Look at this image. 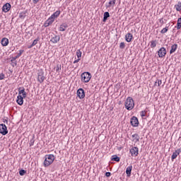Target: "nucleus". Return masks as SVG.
Returning a JSON list of instances; mask_svg holds the SVG:
<instances>
[{"label":"nucleus","mask_w":181,"mask_h":181,"mask_svg":"<svg viewBox=\"0 0 181 181\" xmlns=\"http://www.w3.org/2000/svg\"><path fill=\"white\" fill-rule=\"evenodd\" d=\"M134 36L128 33L126 35H125V40L126 42H127V43H130V42H132V39H133Z\"/></svg>","instance_id":"16"},{"label":"nucleus","mask_w":181,"mask_h":181,"mask_svg":"<svg viewBox=\"0 0 181 181\" xmlns=\"http://www.w3.org/2000/svg\"><path fill=\"white\" fill-rule=\"evenodd\" d=\"M76 94H77L78 98H80V100H83V98H84V97H86V92L84 91V89H83L81 88L78 89Z\"/></svg>","instance_id":"7"},{"label":"nucleus","mask_w":181,"mask_h":181,"mask_svg":"<svg viewBox=\"0 0 181 181\" xmlns=\"http://www.w3.org/2000/svg\"><path fill=\"white\" fill-rule=\"evenodd\" d=\"M61 12L62 11H60V10H58L56 12H54L49 18L52 21H54V19H56V18H59V16H60Z\"/></svg>","instance_id":"15"},{"label":"nucleus","mask_w":181,"mask_h":181,"mask_svg":"<svg viewBox=\"0 0 181 181\" xmlns=\"http://www.w3.org/2000/svg\"><path fill=\"white\" fill-rule=\"evenodd\" d=\"M3 122H6V124H8V119H3Z\"/></svg>","instance_id":"48"},{"label":"nucleus","mask_w":181,"mask_h":181,"mask_svg":"<svg viewBox=\"0 0 181 181\" xmlns=\"http://www.w3.org/2000/svg\"><path fill=\"white\" fill-rule=\"evenodd\" d=\"M23 98H23L22 95H18L17 96L16 103L18 104V105H23Z\"/></svg>","instance_id":"14"},{"label":"nucleus","mask_w":181,"mask_h":181,"mask_svg":"<svg viewBox=\"0 0 181 181\" xmlns=\"http://www.w3.org/2000/svg\"><path fill=\"white\" fill-rule=\"evenodd\" d=\"M117 0H110L109 5L107 6V8H111V6H114Z\"/></svg>","instance_id":"24"},{"label":"nucleus","mask_w":181,"mask_h":181,"mask_svg":"<svg viewBox=\"0 0 181 181\" xmlns=\"http://www.w3.org/2000/svg\"><path fill=\"white\" fill-rule=\"evenodd\" d=\"M46 78V77H45V72L43 71V70H40L38 71V74H37V81L42 84V83H43V81H45V79Z\"/></svg>","instance_id":"4"},{"label":"nucleus","mask_w":181,"mask_h":181,"mask_svg":"<svg viewBox=\"0 0 181 181\" xmlns=\"http://www.w3.org/2000/svg\"><path fill=\"white\" fill-rule=\"evenodd\" d=\"M181 149L177 148V150L175 151V152L173 153V155L171 156V160L173 162L179 155H180Z\"/></svg>","instance_id":"8"},{"label":"nucleus","mask_w":181,"mask_h":181,"mask_svg":"<svg viewBox=\"0 0 181 181\" xmlns=\"http://www.w3.org/2000/svg\"><path fill=\"white\" fill-rule=\"evenodd\" d=\"M40 0H33V4H37Z\"/></svg>","instance_id":"45"},{"label":"nucleus","mask_w":181,"mask_h":181,"mask_svg":"<svg viewBox=\"0 0 181 181\" xmlns=\"http://www.w3.org/2000/svg\"><path fill=\"white\" fill-rule=\"evenodd\" d=\"M59 70H62V65L57 64L56 71H59Z\"/></svg>","instance_id":"38"},{"label":"nucleus","mask_w":181,"mask_h":181,"mask_svg":"<svg viewBox=\"0 0 181 181\" xmlns=\"http://www.w3.org/2000/svg\"><path fill=\"white\" fill-rule=\"evenodd\" d=\"M81 81L88 83L91 80V74L90 72H83L81 75Z\"/></svg>","instance_id":"3"},{"label":"nucleus","mask_w":181,"mask_h":181,"mask_svg":"<svg viewBox=\"0 0 181 181\" xmlns=\"http://www.w3.org/2000/svg\"><path fill=\"white\" fill-rule=\"evenodd\" d=\"M74 69H77L78 67V64H76L75 66H73Z\"/></svg>","instance_id":"49"},{"label":"nucleus","mask_w":181,"mask_h":181,"mask_svg":"<svg viewBox=\"0 0 181 181\" xmlns=\"http://www.w3.org/2000/svg\"><path fill=\"white\" fill-rule=\"evenodd\" d=\"M0 134L4 136L8 134V127L5 124H0Z\"/></svg>","instance_id":"6"},{"label":"nucleus","mask_w":181,"mask_h":181,"mask_svg":"<svg viewBox=\"0 0 181 181\" xmlns=\"http://www.w3.org/2000/svg\"><path fill=\"white\" fill-rule=\"evenodd\" d=\"M124 107L126 110H128V111H131V110H133L134 107H135V103L134 102V99H132L131 97H128L125 100Z\"/></svg>","instance_id":"2"},{"label":"nucleus","mask_w":181,"mask_h":181,"mask_svg":"<svg viewBox=\"0 0 181 181\" xmlns=\"http://www.w3.org/2000/svg\"><path fill=\"white\" fill-rule=\"evenodd\" d=\"M132 136V138H134L136 142H139V135L138 134H134Z\"/></svg>","instance_id":"27"},{"label":"nucleus","mask_w":181,"mask_h":181,"mask_svg":"<svg viewBox=\"0 0 181 181\" xmlns=\"http://www.w3.org/2000/svg\"><path fill=\"white\" fill-rule=\"evenodd\" d=\"M119 49H125V42H121L120 43Z\"/></svg>","instance_id":"37"},{"label":"nucleus","mask_w":181,"mask_h":181,"mask_svg":"<svg viewBox=\"0 0 181 181\" xmlns=\"http://www.w3.org/2000/svg\"><path fill=\"white\" fill-rule=\"evenodd\" d=\"M130 124L132 127H134V128L139 127V120H138V117L133 116L130 119Z\"/></svg>","instance_id":"5"},{"label":"nucleus","mask_w":181,"mask_h":181,"mask_svg":"<svg viewBox=\"0 0 181 181\" xmlns=\"http://www.w3.org/2000/svg\"><path fill=\"white\" fill-rule=\"evenodd\" d=\"M39 40H40V37H37L35 40H34L32 43L33 46H36V44L37 43V42H39Z\"/></svg>","instance_id":"31"},{"label":"nucleus","mask_w":181,"mask_h":181,"mask_svg":"<svg viewBox=\"0 0 181 181\" xmlns=\"http://www.w3.org/2000/svg\"><path fill=\"white\" fill-rule=\"evenodd\" d=\"M132 172V165H129L126 169V175L127 177H129L131 176Z\"/></svg>","instance_id":"20"},{"label":"nucleus","mask_w":181,"mask_h":181,"mask_svg":"<svg viewBox=\"0 0 181 181\" xmlns=\"http://www.w3.org/2000/svg\"><path fill=\"white\" fill-rule=\"evenodd\" d=\"M177 23H181V17L177 19Z\"/></svg>","instance_id":"47"},{"label":"nucleus","mask_w":181,"mask_h":181,"mask_svg":"<svg viewBox=\"0 0 181 181\" xmlns=\"http://www.w3.org/2000/svg\"><path fill=\"white\" fill-rule=\"evenodd\" d=\"M108 18H110V13L108 11H106L103 14V22H107Z\"/></svg>","instance_id":"22"},{"label":"nucleus","mask_w":181,"mask_h":181,"mask_svg":"<svg viewBox=\"0 0 181 181\" xmlns=\"http://www.w3.org/2000/svg\"><path fill=\"white\" fill-rule=\"evenodd\" d=\"M177 49V44H174L171 46V49L170 50V54H172L173 53H175Z\"/></svg>","instance_id":"21"},{"label":"nucleus","mask_w":181,"mask_h":181,"mask_svg":"<svg viewBox=\"0 0 181 181\" xmlns=\"http://www.w3.org/2000/svg\"><path fill=\"white\" fill-rule=\"evenodd\" d=\"M130 153L132 156H136L139 153V148L138 147H132L130 148Z\"/></svg>","instance_id":"10"},{"label":"nucleus","mask_w":181,"mask_h":181,"mask_svg":"<svg viewBox=\"0 0 181 181\" xmlns=\"http://www.w3.org/2000/svg\"><path fill=\"white\" fill-rule=\"evenodd\" d=\"M121 158L117 155H113L111 157V160H113L114 162H119Z\"/></svg>","instance_id":"23"},{"label":"nucleus","mask_w":181,"mask_h":181,"mask_svg":"<svg viewBox=\"0 0 181 181\" xmlns=\"http://www.w3.org/2000/svg\"><path fill=\"white\" fill-rule=\"evenodd\" d=\"M1 44L2 46H8L9 45V40L6 37H4L1 39Z\"/></svg>","instance_id":"18"},{"label":"nucleus","mask_w":181,"mask_h":181,"mask_svg":"<svg viewBox=\"0 0 181 181\" xmlns=\"http://www.w3.org/2000/svg\"><path fill=\"white\" fill-rule=\"evenodd\" d=\"M54 22V20H52L50 17L44 23L43 26L44 28H48V26H50L52 23Z\"/></svg>","instance_id":"13"},{"label":"nucleus","mask_w":181,"mask_h":181,"mask_svg":"<svg viewBox=\"0 0 181 181\" xmlns=\"http://www.w3.org/2000/svg\"><path fill=\"white\" fill-rule=\"evenodd\" d=\"M4 78H5V74H4L3 73H1L0 74V80H4Z\"/></svg>","instance_id":"40"},{"label":"nucleus","mask_w":181,"mask_h":181,"mask_svg":"<svg viewBox=\"0 0 181 181\" xmlns=\"http://www.w3.org/2000/svg\"><path fill=\"white\" fill-rule=\"evenodd\" d=\"M24 50L23 49H20L19 53L17 54V55L14 57H13V60H16V59H19L20 56H22V53H23Z\"/></svg>","instance_id":"25"},{"label":"nucleus","mask_w":181,"mask_h":181,"mask_svg":"<svg viewBox=\"0 0 181 181\" xmlns=\"http://www.w3.org/2000/svg\"><path fill=\"white\" fill-rule=\"evenodd\" d=\"M2 11L3 12H5V13H6V12H9V11H11V4H5L2 7Z\"/></svg>","instance_id":"12"},{"label":"nucleus","mask_w":181,"mask_h":181,"mask_svg":"<svg viewBox=\"0 0 181 181\" xmlns=\"http://www.w3.org/2000/svg\"><path fill=\"white\" fill-rule=\"evenodd\" d=\"M35 144V137H33L30 141V146H33Z\"/></svg>","instance_id":"36"},{"label":"nucleus","mask_w":181,"mask_h":181,"mask_svg":"<svg viewBox=\"0 0 181 181\" xmlns=\"http://www.w3.org/2000/svg\"><path fill=\"white\" fill-rule=\"evenodd\" d=\"M60 41V36L59 35H54L50 40V42L52 43H57V42Z\"/></svg>","instance_id":"17"},{"label":"nucleus","mask_w":181,"mask_h":181,"mask_svg":"<svg viewBox=\"0 0 181 181\" xmlns=\"http://www.w3.org/2000/svg\"><path fill=\"white\" fill-rule=\"evenodd\" d=\"M175 28L179 30L181 28V23H177V26Z\"/></svg>","instance_id":"39"},{"label":"nucleus","mask_w":181,"mask_h":181,"mask_svg":"<svg viewBox=\"0 0 181 181\" xmlns=\"http://www.w3.org/2000/svg\"><path fill=\"white\" fill-rule=\"evenodd\" d=\"M45 160H44V166L45 168H47V166H50L53 162H54V159L56 158L54 157V155L53 154H48L45 156Z\"/></svg>","instance_id":"1"},{"label":"nucleus","mask_w":181,"mask_h":181,"mask_svg":"<svg viewBox=\"0 0 181 181\" xmlns=\"http://www.w3.org/2000/svg\"><path fill=\"white\" fill-rule=\"evenodd\" d=\"M67 28H69L67 23H62L59 27V32H64Z\"/></svg>","instance_id":"19"},{"label":"nucleus","mask_w":181,"mask_h":181,"mask_svg":"<svg viewBox=\"0 0 181 181\" xmlns=\"http://www.w3.org/2000/svg\"><path fill=\"white\" fill-rule=\"evenodd\" d=\"M19 18H23V19L26 18V11L20 13Z\"/></svg>","instance_id":"32"},{"label":"nucleus","mask_w":181,"mask_h":181,"mask_svg":"<svg viewBox=\"0 0 181 181\" xmlns=\"http://www.w3.org/2000/svg\"><path fill=\"white\" fill-rule=\"evenodd\" d=\"M11 62V63H12V64H11L12 67H15L16 66H17L18 62H16V59H14V60H13V57H12Z\"/></svg>","instance_id":"28"},{"label":"nucleus","mask_w":181,"mask_h":181,"mask_svg":"<svg viewBox=\"0 0 181 181\" xmlns=\"http://www.w3.org/2000/svg\"><path fill=\"white\" fill-rule=\"evenodd\" d=\"M32 47H33V44H31L30 45L28 46V49H32Z\"/></svg>","instance_id":"46"},{"label":"nucleus","mask_w":181,"mask_h":181,"mask_svg":"<svg viewBox=\"0 0 181 181\" xmlns=\"http://www.w3.org/2000/svg\"><path fill=\"white\" fill-rule=\"evenodd\" d=\"M21 94H22L23 98H26L28 93L25 91V88H18V95H21Z\"/></svg>","instance_id":"11"},{"label":"nucleus","mask_w":181,"mask_h":181,"mask_svg":"<svg viewBox=\"0 0 181 181\" xmlns=\"http://www.w3.org/2000/svg\"><path fill=\"white\" fill-rule=\"evenodd\" d=\"M157 83H158V86H160V85L162 84V80L158 79V80H157Z\"/></svg>","instance_id":"42"},{"label":"nucleus","mask_w":181,"mask_h":181,"mask_svg":"<svg viewBox=\"0 0 181 181\" xmlns=\"http://www.w3.org/2000/svg\"><path fill=\"white\" fill-rule=\"evenodd\" d=\"M168 30H169V26H165V28H164L163 30H161L160 33H162L163 35L166 33L168 32Z\"/></svg>","instance_id":"29"},{"label":"nucleus","mask_w":181,"mask_h":181,"mask_svg":"<svg viewBox=\"0 0 181 181\" xmlns=\"http://www.w3.org/2000/svg\"><path fill=\"white\" fill-rule=\"evenodd\" d=\"M160 23H161V25H163L164 23L163 18L160 19Z\"/></svg>","instance_id":"44"},{"label":"nucleus","mask_w":181,"mask_h":181,"mask_svg":"<svg viewBox=\"0 0 181 181\" xmlns=\"http://www.w3.org/2000/svg\"><path fill=\"white\" fill-rule=\"evenodd\" d=\"M81 54H83L81 51L80 49H78L76 51V56H77L78 59H80V57H81Z\"/></svg>","instance_id":"33"},{"label":"nucleus","mask_w":181,"mask_h":181,"mask_svg":"<svg viewBox=\"0 0 181 181\" xmlns=\"http://www.w3.org/2000/svg\"><path fill=\"white\" fill-rule=\"evenodd\" d=\"M151 47L153 49L154 47H156V40H152L151 41Z\"/></svg>","instance_id":"30"},{"label":"nucleus","mask_w":181,"mask_h":181,"mask_svg":"<svg viewBox=\"0 0 181 181\" xmlns=\"http://www.w3.org/2000/svg\"><path fill=\"white\" fill-rule=\"evenodd\" d=\"M175 8L176 11H177V12H180V11H181V2L179 1L177 3V4H176L175 6Z\"/></svg>","instance_id":"26"},{"label":"nucleus","mask_w":181,"mask_h":181,"mask_svg":"<svg viewBox=\"0 0 181 181\" xmlns=\"http://www.w3.org/2000/svg\"><path fill=\"white\" fill-rule=\"evenodd\" d=\"M158 57H165L166 56V48L161 47L158 52Z\"/></svg>","instance_id":"9"},{"label":"nucleus","mask_w":181,"mask_h":181,"mask_svg":"<svg viewBox=\"0 0 181 181\" xmlns=\"http://www.w3.org/2000/svg\"><path fill=\"white\" fill-rule=\"evenodd\" d=\"M80 62V58H78L74 62V64H76V63H78Z\"/></svg>","instance_id":"43"},{"label":"nucleus","mask_w":181,"mask_h":181,"mask_svg":"<svg viewBox=\"0 0 181 181\" xmlns=\"http://www.w3.org/2000/svg\"><path fill=\"white\" fill-rule=\"evenodd\" d=\"M140 115L141 118H144V117H146V110H143L140 112Z\"/></svg>","instance_id":"34"},{"label":"nucleus","mask_w":181,"mask_h":181,"mask_svg":"<svg viewBox=\"0 0 181 181\" xmlns=\"http://www.w3.org/2000/svg\"><path fill=\"white\" fill-rule=\"evenodd\" d=\"M25 173H26V170H23V169H22V170H21L19 171V175H20V176H24Z\"/></svg>","instance_id":"35"},{"label":"nucleus","mask_w":181,"mask_h":181,"mask_svg":"<svg viewBox=\"0 0 181 181\" xmlns=\"http://www.w3.org/2000/svg\"><path fill=\"white\" fill-rule=\"evenodd\" d=\"M105 175L106 176V177H110V176H111V173L110 172H106Z\"/></svg>","instance_id":"41"}]
</instances>
